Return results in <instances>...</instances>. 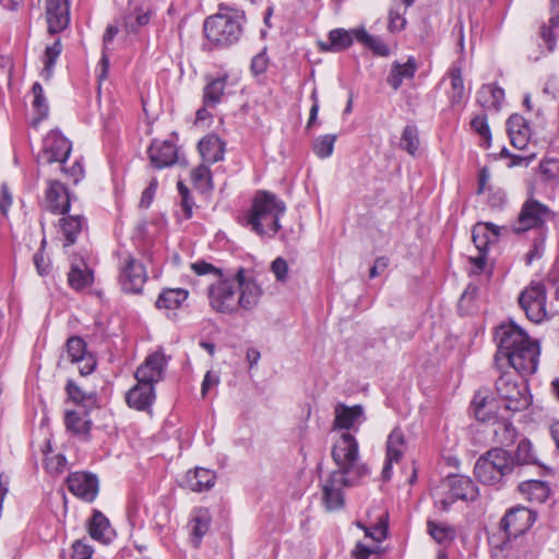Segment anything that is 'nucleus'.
<instances>
[{
	"label": "nucleus",
	"instance_id": "nucleus-1",
	"mask_svg": "<svg viewBox=\"0 0 559 559\" xmlns=\"http://www.w3.org/2000/svg\"><path fill=\"white\" fill-rule=\"evenodd\" d=\"M497 353L495 364L498 370L512 367L522 377L535 373L538 366L539 346L513 321L502 323L495 333Z\"/></svg>",
	"mask_w": 559,
	"mask_h": 559
},
{
	"label": "nucleus",
	"instance_id": "nucleus-2",
	"mask_svg": "<svg viewBox=\"0 0 559 559\" xmlns=\"http://www.w3.org/2000/svg\"><path fill=\"white\" fill-rule=\"evenodd\" d=\"M286 211L285 203L269 191H258L243 225L260 236L274 237L281 229L280 218Z\"/></svg>",
	"mask_w": 559,
	"mask_h": 559
},
{
	"label": "nucleus",
	"instance_id": "nucleus-3",
	"mask_svg": "<svg viewBox=\"0 0 559 559\" xmlns=\"http://www.w3.org/2000/svg\"><path fill=\"white\" fill-rule=\"evenodd\" d=\"M245 22L243 11L221 5L218 13L205 19L203 31L215 47L226 48L239 41Z\"/></svg>",
	"mask_w": 559,
	"mask_h": 559
},
{
	"label": "nucleus",
	"instance_id": "nucleus-4",
	"mask_svg": "<svg viewBox=\"0 0 559 559\" xmlns=\"http://www.w3.org/2000/svg\"><path fill=\"white\" fill-rule=\"evenodd\" d=\"M515 472L513 455L501 447L492 448L476 461L474 475L484 485H500Z\"/></svg>",
	"mask_w": 559,
	"mask_h": 559
},
{
	"label": "nucleus",
	"instance_id": "nucleus-5",
	"mask_svg": "<svg viewBox=\"0 0 559 559\" xmlns=\"http://www.w3.org/2000/svg\"><path fill=\"white\" fill-rule=\"evenodd\" d=\"M332 457L336 464V471L362 480L370 473L369 467L359 462V445L356 438L349 432H344L332 449Z\"/></svg>",
	"mask_w": 559,
	"mask_h": 559
},
{
	"label": "nucleus",
	"instance_id": "nucleus-6",
	"mask_svg": "<svg viewBox=\"0 0 559 559\" xmlns=\"http://www.w3.org/2000/svg\"><path fill=\"white\" fill-rule=\"evenodd\" d=\"M496 391L504 408L512 413L522 412L532 403L527 382L513 372H501L496 381Z\"/></svg>",
	"mask_w": 559,
	"mask_h": 559
},
{
	"label": "nucleus",
	"instance_id": "nucleus-7",
	"mask_svg": "<svg viewBox=\"0 0 559 559\" xmlns=\"http://www.w3.org/2000/svg\"><path fill=\"white\" fill-rule=\"evenodd\" d=\"M210 306L213 310L224 314L238 312V288L235 274L224 273L207 288Z\"/></svg>",
	"mask_w": 559,
	"mask_h": 559
},
{
	"label": "nucleus",
	"instance_id": "nucleus-8",
	"mask_svg": "<svg viewBox=\"0 0 559 559\" xmlns=\"http://www.w3.org/2000/svg\"><path fill=\"white\" fill-rule=\"evenodd\" d=\"M360 481V479L336 469L325 477H321L320 486L324 508L328 511L341 510L345 504L344 488L356 486Z\"/></svg>",
	"mask_w": 559,
	"mask_h": 559
},
{
	"label": "nucleus",
	"instance_id": "nucleus-9",
	"mask_svg": "<svg viewBox=\"0 0 559 559\" xmlns=\"http://www.w3.org/2000/svg\"><path fill=\"white\" fill-rule=\"evenodd\" d=\"M552 216L554 213L547 205L528 199L522 204L518 219L513 224V231L521 234L530 229H542Z\"/></svg>",
	"mask_w": 559,
	"mask_h": 559
},
{
	"label": "nucleus",
	"instance_id": "nucleus-10",
	"mask_svg": "<svg viewBox=\"0 0 559 559\" xmlns=\"http://www.w3.org/2000/svg\"><path fill=\"white\" fill-rule=\"evenodd\" d=\"M539 547L533 537L504 538L493 547L495 559H536Z\"/></svg>",
	"mask_w": 559,
	"mask_h": 559
},
{
	"label": "nucleus",
	"instance_id": "nucleus-11",
	"mask_svg": "<svg viewBox=\"0 0 559 559\" xmlns=\"http://www.w3.org/2000/svg\"><path fill=\"white\" fill-rule=\"evenodd\" d=\"M537 520V512L521 506L511 508L500 521L499 527L504 538L525 536V533Z\"/></svg>",
	"mask_w": 559,
	"mask_h": 559
},
{
	"label": "nucleus",
	"instance_id": "nucleus-12",
	"mask_svg": "<svg viewBox=\"0 0 559 559\" xmlns=\"http://www.w3.org/2000/svg\"><path fill=\"white\" fill-rule=\"evenodd\" d=\"M546 288L540 282H532L519 297V304L527 319L539 323L546 317Z\"/></svg>",
	"mask_w": 559,
	"mask_h": 559
},
{
	"label": "nucleus",
	"instance_id": "nucleus-13",
	"mask_svg": "<svg viewBox=\"0 0 559 559\" xmlns=\"http://www.w3.org/2000/svg\"><path fill=\"white\" fill-rule=\"evenodd\" d=\"M72 150L71 142L59 131H50L44 139L43 150L37 156L38 164H67Z\"/></svg>",
	"mask_w": 559,
	"mask_h": 559
},
{
	"label": "nucleus",
	"instance_id": "nucleus-14",
	"mask_svg": "<svg viewBox=\"0 0 559 559\" xmlns=\"http://www.w3.org/2000/svg\"><path fill=\"white\" fill-rule=\"evenodd\" d=\"M444 486L449 490V497L436 501V504L440 506V508L443 511H447L449 507L457 499L464 501H473L478 496L477 487L474 485L473 480L467 476H449L444 480Z\"/></svg>",
	"mask_w": 559,
	"mask_h": 559
},
{
	"label": "nucleus",
	"instance_id": "nucleus-15",
	"mask_svg": "<svg viewBox=\"0 0 559 559\" xmlns=\"http://www.w3.org/2000/svg\"><path fill=\"white\" fill-rule=\"evenodd\" d=\"M235 281L238 288V311L250 312L257 308L263 295V289L252 277L246 275V270L239 267L235 273Z\"/></svg>",
	"mask_w": 559,
	"mask_h": 559
},
{
	"label": "nucleus",
	"instance_id": "nucleus-16",
	"mask_svg": "<svg viewBox=\"0 0 559 559\" xmlns=\"http://www.w3.org/2000/svg\"><path fill=\"white\" fill-rule=\"evenodd\" d=\"M147 274L142 262L128 255L122 263L119 283L126 293L139 294L146 282Z\"/></svg>",
	"mask_w": 559,
	"mask_h": 559
},
{
	"label": "nucleus",
	"instance_id": "nucleus-17",
	"mask_svg": "<svg viewBox=\"0 0 559 559\" xmlns=\"http://www.w3.org/2000/svg\"><path fill=\"white\" fill-rule=\"evenodd\" d=\"M166 365L167 359L164 353L154 352L136 368L134 377L139 382L155 386L163 380Z\"/></svg>",
	"mask_w": 559,
	"mask_h": 559
},
{
	"label": "nucleus",
	"instance_id": "nucleus-18",
	"mask_svg": "<svg viewBox=\"0 0 559 559\" xmlns=\"http://www.w3.org/2000/svg\"><path fill=\"white\" fill-rule=\"evenodd\" d=\"M66 358L79 365V371L82 376L92 373L96 367L95 358L87 353L86 343L80 336H71L66 344Z\"/></svg>",
	"mask_w": 559,
	"mask_h": 559
},
{
	"label": "nucleus",
	"instance_id": "nucleus-19",
	"mask_svg": "<svg viewBox=\"0 0 559 559\" xmlns=\"http://www.w3.org/2000/svg\"><path fill=\"white\" fill-rule=\"evenodd\" d=\"M68 489L71 493L87 502H92L98 493V479L95 475L75 472L67 478Z\"/></svg>",
	"mask_w": 559,
	"mask_h": 559
},
{
	"label": "nucleus",
	"instance_id": "nucleus-20",
	"mask_svg": "<svg viewBox=\"0 0 559 559\" xmlns=\"http://www.w3.org/2000/svg\"><path fill=\"white\" fill-rule=\"evenodd\" d=\"M69 9V0H46V20L50 34L60 33L68 27Z\"/></svg>",
	"mask_w": 559,
	"mask_h": 559
},
{
	"label": "nucleus",
	"instance_id": "nucleus-21",
	"mask_svg": "<svg viewBox=\"0 0 559 559\" xmlns=\"http://www.w3.org/2000/svg\"><path fill=\"white\" fill-rule=\"evenodd\" d=\"M151 165L156 169L170 167L178 160L177 146L171 141L154 140L147 150Z\"/></svg>",
	"mask_w": 559,
	"mask_h": 559
},
{
	"label": "nucleus",
	"instance_id": "nucleus-22",
	"mask_svg": "<svg viewBox=\"0 0 559 559\" xmlns=\"http://www.w3.org/2000/svg\"><path fill=\"white\" fill-rule=\"evenodd\" d=\"M47 209L52 213L66 214L70 210V194L59 180H49L45 193Z\"/></svg>",
	"mask_w": 559,
	"mask_h": 559
},
{
	"label": "nucleus",
	"instance_id": "nucleus-23",
	"mask_svg": "<svg viewBox=\"0 0 559 559\" xmlns=\"http://www.w3.org/2000/svg\"><path fill=\"white\" fill-rule=\"evenodd\" d=\"M155 386L139 382L132 386L126 395L129 407L136 411H147L155 401Z\"/></svg>",
	"mask_w": 559,
	"mask_h": 559
},
{
	"label": "nucleus",
	"instance_id": "nucleus-24",
	"mask_svg": "<svg viewBox=\"0 0 559 559\" xmlns=\"http://www.w3.org/2000/svg\"><path fill=\"white\" fill-rule=\"evenodd\" d=\"M151 10L131 1L126 14L122 16V27L127 34H138L151 20Z\"/></svg>",
	"mask_w": 559,
	"mask_h": 559
},
{
	"label": "nucleus",
	"instance_id": "nucleus-25",
	"mask_svg": "<svg viewBox=\"0 0 559 559\" xmlns=\"http://www.w3.org/2000/svg\"><path fill=\"white\" fill-rule=\"evenodd\" d=\"M334 429H350L356 423L365 421L364 407L359 404L347 406L338 403L334 408Z\"/></svg>",
	"mask_w": 559,
	"mask_h": 559
},
{
	"label": "nucleus",
	"instance_id": "nucleus-26",
	"mask_svg": "<svg viewBox=\"0 0 559 559\" xmlns=\"http://www.w3.org/2000/svg\"><path fill=\"white\" fill-rule=\"evenodd\" d=\"M212 515L209 509L199 507L191 511L189 525L191 527V542L195 548L210 530Z\"/></svg>",
	"mask_w": 559,
	"mask_h": 559
},
{
	"label": "nucleus",
	"instance_id": "nucleus-27",
	"mask_svg": "<svg viewBox=\"0 0 559 559\" xmlns=\"http://www.w3.org/2000/svg\"><path fill=\"white\" fill-rule=\"evenodd\" d=\"M508 133L514 147L523 150L531 138V129L524 117L514 114L507 120Z\"/></svg>",
	"mask_w": 559,
	"mask_h": 559
},
{
	"label": "nucleus",
	"instance_id": "nucleus-28",
	"mask_svg": "<svg viewBox=\"0 0 559 559\" xmlns=\"http://www.w3.org/2000/svg\"><path fill=\"white\" fill-rule=\"evenodd\" d=\"M92 409L79 411H67L64 415V425L68 431L76 436H82L88 439L92 429V420L90 418V412Z\"/></svg>",
	"mask_w": 559,
	"mask_h": 559
},
{
	"label": "nucleus",
	"instance_id": "nucleus-29",
	"mask_svg": "<svg viewBox=\"0 0 559 559\" xmlns=\"http://www.w3.org/2000/svg\"><path fill=\"white\" fill-rule=\"evenodd\" d=\"M216 475L214 472L197 467L189 471L185 478L186 487L195 492H202L211 489L215 484Z\"/></svg>",
	"mask_w": 559,
	"mask_h": 559
},
{
	"label": "nucleus",
	"instance_id": "nucleus-30",
	"mask_svg": "<svg viewBox=\"0 0 559 559\" xmlns=\"http://www.w3.org/2000/svg\"><path fill=\"white\" fill-rule=\"evenodd\" d=\"M198 147L204 163L213 164L224 158L225 144L215 134L204 136Z\"/></svg>",
	"mask_w": 559,
	"mask_h": 559
},
{
	"label": "nucleus",
	"instance_id": "nucleus-31",
	"mask_svg": "<svg viewBox=\"0 0 559 559\" xmlns=\"http://www.w3.org/2000/svg\"><path fill=\"white\" fill-rule=\"evenodd\" d=\"M88 534L95 540L107 544L111 539V528L108 519L98 510L93 511L87 522Z\"/></svg>",
	"mask_w": 559,
	"mask_h": 559
},
{
	"label": "nucleus",
	"instance_id": "nucleus-32",
	"mask_svg": "<svg viewBox=\"0 0 559 559\" xmlns=\"http://www.w3.org/2000/svg\"><path fill=\"white\" fill-rule=\"evenodd\" d=\"M417 70V63L413 57L408 58L405 63L393 62L391 72L386 78L388 83L397 91L404 79H413Z\"/></svg>",
	"mask_w": 559,
	"mask_h": 559
},
{
	"label": "nucleus",
	"instance_id": "nucleus-33",
	"mask_svg": "<svg viewBox=\"0 0 559 559\" xmlns=\"http://www.w3.org/2000/svg\"><path fill=\"white\" fill-rule=\"evenodd\" d=\"M504 98L503 88L496 84H485L477 92V103L486 109L499 110Z\"/></svg>",
	"mask_w": 559,
	"mask_h": 559
},
{
	"label": "nucleus",
	"instance_id": "nucleus-34",
	"mask_svg": "<svg viewBox=\"0 0 559 559\" xmlns=\"http://www.w3.org/2000/svg\"><path fill=\"white\" fill-rule=\"evenodd\" d=\"M518 489L530 501L538 503L545 502L550 493V488L547 485V483L535 479H530L520 483Z\"/></svg>",
	"mask_w": 559,
	"mask_h": 559
},
{
	"label": "nucleus",
	"instance_id": "nucleus-35",
	"mask_svg": "<svg viewBox=\"0 0 559 559\" xmlns=\"http://www.w3.org/2000/svg\"><path fill=\"white\" fill-rule=\"evenodd\" d=\"M86 224L82 215H68L59 221L60 229L64 236V247L72 246Z\"/></svg>",
	"mask_w": 559,
	"mask_h": 559
},
{
	"label": "nucleus",
	"instance_id": "nucleus-36",
	"mask_svg": "<svg viewBox=\"0 0 559 559\" xmlns=\"http://www.w3.org/2000/svg\"><path fill=\"white\" fill-rule=\"evenodd\" d=\"M68 397L74 404L81 406L83 409H93L97 407L96 393H86L75 384L73 380H69L66 385Z\"/></svg>",
	"mask_w": 559,
	"mask_h": 559
},
{
	"label": "nucleus",
	"instance_id": "nucleus-37",
	"mask_svg": "<svg viewBox=\"0 0 559 559\" xmlns=\"http://www.w3.org/2000/svg\"><path fill=\"white\" fill-rule=\"evenodd\" d=\"M472 411L477 420L486 423L496 418V406L492 400L477 392L472 402Z\"/></svg>",
	"mask_w": 559,
	"mask_h": 559
},
{
	"label": "nucleus",
	"instance_id": "nucleus-38",
	"mask_svg": "<svg viewBox=\"0 0 559 559\" xmlns=\"http://www.w3.org/2000/svg\"><path fill=\"white\" fill-rule=\"evenodd\" d=\"M407 448V443L401 428L395 427L386 440V456L390 461L400 462Z\"/></svg>",
	"mask_w": 559,
	"mask_h": 559
},
{
	"label": "nucleus",
	"instance_id": "nucleus-39",
	"mask_svg": "<svg viewBox=\"0 0 559 559\" xmlns=\"http://www.w3.org/2000/svg\"><path fill=\"white\" fill-rule=\"evenodd\" d=\"M188 298V290L182 288H166L164 289L157 300V308L178 309L182 302Z\"/></svg>",
	"mask_w": 559,
	"mask_h": 559
},
{
	"label": "nucleus",
	"instance_id": "nucleus-40",
	"mask_svg": "<svg viewBox=\"0 0 559 559\" xmlns=\"http://www.w3.org/2000/svg\"><path fill=\"white\" fill-rule=\"evenodd\" d=\"M353 44V36L349 32L336 28L329 33V43H320L324 51H341L347 49Z\"/></svg>",
	"mask_w": 559,
	"mask_h": 559
},
{
	"label": "nucleus",
	"instance_id": "nucleus-41",
	"mask_svg": "<svg viewBox=\"0 0 559 559\" xmlns=\"http://www.w3.org/2000/svg\"><path fill=\"white\" fill-rule=\"evenodd\" d=\"M83 264V269L72 263L70 272L68 274V283L71 288L75 290L84 289L93 283V272Z\"/></svg>",
	"mask_w": 559,
	"mask_h": 559
},
{
	"label": "nucleus",
	"instance_id": "nucleus-42",
	"mask_svg": "<svg viewBox=\"0 0 559 559\" xmlns=\"http://www.w3.org/2000/svg\"><path fill=\"white\" fill-rule=\"evenodd\" d=\"M513 460L515 471L525 465H539L528 439H522L519 442Z\"/></svg>",
	"mask_w": 559,
	"mask_h": 559
},
{
	"label": "nucleus",
	"instance_id": "nucleus-43",
	"mask_svg": "<svg viewBox=\"0 0 559 559\" xmlns=\"http://www.w3.org/2000/svg\"><path fill=\"white\" fill-rule=\"evenodd\" d=\"M227 76L210 81L203 91V103L205 106H216L224 95Z\"/></svg>",
	"mask_w": 559,
	"mask_h": 559
},
{
	"label": "nucleus",
	"instance_id": "nucleus-44",
	"mask_svg": "<svg viewBox=\"0 0 559 559\" xmlns=\"http://www.w3.org/2000/svg\"><path fill=\"white\" fill-rule=\"evenodd\" d=\"M353 33L358 41L370 48L374 53L379 56H388L390 53L388 45L380 37L370 35L364 28L355 29Z\"/></svg>",
	"mask_w": 559,
	"mask_h": 559
},
{
	"label": "nucleus",
	"instance_id": "nucleus-45",
	"mask_svg": "<svg viewBox=\"0 0 559 559\" xmlns=\"http://www.w3.org/2000/svg\"><path fill=\"white\" fill-rule=\"evenodd\" d=\"M427 530L429 535L438 543H451L456 535L455 530L447 523L436 522L432 520L427 521Z\"/></svg>",
	"mask_w": 559,
	"mask_h": 559
},
{
	"label": "nucleus",
	"instance_id": "nucleus-46",
	"mask_svg": "<svg viewBox=\"0 0 559 559\" xmlns=\"http://www.w3.org/2000/svg\"><path fill=\"white\" fill-rule=\"evenodd\" d=\"M419 132L416 126L408 124L404 128L400 140V146L409 155L416 156L419 150Z\"/></svg>",
	"mask_w": 559,
	"mask_h": 559
},
{
	"label": "nucleus",
	"instance_id": "nucleus-47",
	"mask_svg": "<svg viewBox=\"0 0 559 559\" xmlns=\"http://www.w3.org/2000/svg\"><path fill=\"white\" fill-rule=\"evenodd\" d=\"M495 441L503 447L511 445L516 439V430L509 421L501 420L495 423Z\"/></svg>",
	"mask_w": 559,
	"mask_h": 559
},
{
	"label": "nucleus",
	"instance_id": "nucleus-48",
	"mask_svg": "<svg viewBox=\"0 0 559 559\" xmlns=\"http://www.w3.org/2000/svg\"><path fill=\"white\" fill-rule=\"evenodd\" d=\"M488 230H491L493 236L499 235L498 227H496L491 223L478 224L473 229V234H472L473 241H474L477 250L480 252L487 251V247L489 243V239L487 236Z\"/></svg>",
	"mask_w": 559,
	"mask_h": 559
},
{
	"label": "nucleus",
	"instance_id": "nucleus-49",
	"mask_svg": "<svg viewBox=\"0 0 559 559\" xmlns=\"http://www.w3.org/2000/svg\"><path fill=\"white\" fill-rule=\"evenodd\" d=\"M336 134H324L313 140L312 150L319 158H328L334 151Z\"/></svg>",
	"mask_w": 559,
	"mask_h": 559
},
{
	"label": "nucleus",
	"instance_id": "nucleus-50",
	"mask_svg": "<svg viewBox=\"0 0 559 559\" xmlns=\"http://www.w3.org/2000/svg\"><path fill=\"white\" fill-rule=\"evenodd\" d=\"M32 92L34 94L33 107L38 114V117L34 119V124H36L48 116V104L40 83L35 82Z\"/></svg>",
	"mask_w": 559,
	"mask_h": 559
},
{
	"label": "nucleus",
	"instance_id": "nucleus-51",
	"mask_svg": "<svg viewBox=\"0 0 559 559\" xmlns=\"http://www.w3.org/2000/svg\"><path fill=\"white\" fill-rule=\"evenodd\" d=\"M191 178L198 189L202 191L213 189L211 170L206 165L201 164L194 168L191 173Z\"/></svg>",
	"mask_w": 559,
	"mask_h": 559
},
{
	"label": "nucleus",
	"instance_id": "nucleus-52",
	"mask_svg": "<svg viewBox=\"0 0 559 559\" xmlns=\"http://www.w3.org/2000/svg\"><path fill=\"white\" fill-rule=\"evenodd\" d=\"M451 86L452 92L450 95V99L452 104H457L462 100L464 96V84L462 78V71L460 68H453L451 70Z\"/></svg>",
	"mask_w": 559,
	"mask_h": 559
},
{
	"label": "nucleus",
	"instance_id": "nucleus-53",
	"mask_svg": "<svg viewBox=\"0 0 559 559\" xmlns=\"http://www.w3.org/2000/svg\"><path fill=\"white\" fill-rule=\"evenodd\" d=\"M539 173L545 181H559V159H543L539 164Z\"/></svg>",
	"mask_w": 559,
	"mask_h": 559
},
{
	"label": "nucleus",
	"instance_id": "nucleus-54",
	"mask_svg": "<svg viewBox=\"0 0 559 559\" xmlns=\"http://www.w3.org/2000/svg\"><path fill=\"white\" fill-rule=\"evenodd\" d=\"M472 129L486 142V146H490L491 132L487 122L486 115H478L471 121Z\"/></svg>",
	"mask_w": 559,
	"mask_h": 559
},
{
	"label": "nucleus",
	"instance_id": "nucleus-55",
	"mask_svg": "<svg viewBox=\"0 0 559 559\" xmlns=\"http://www.w3.org/2000/svg\"><path fill=\"white\" fill-rule=\"evenodd\" d=\"M62 50V45L60 39L55 40V43L51 46H48L45 50L44 56V64H45V71L47 74H50L52 71V68L60 56Z\"/></svg>",
	"mask_w": 559,
	"mask_h": 559
},
{
	"label": "nucleus",
	"instance_id": "nucleus-56",
	"mask_svg": "<svg viewBox=\"0 0 559 559\" xmlns=\"http://www.w3.org/2000/svg\"><path fill=\"white\" fill-rule=\"evenodd\" d=\"M46 246V239H43L40 249L34 254L33 260L34 264L36 266L37 273L40 276H46L50 272L51 263L48 259L44 255V248Z\"/></svg>",
	"mask_w": 559,
	"mask_h": 559
},
{
	"label": "nucleus",
	"instance_id": "nucleus-57",
	"mask_svg": "<svg viewBox=\"0 0 559 559\" xmlns=\"http://www.w3.org/2000/svg\"><path fill=\"white\" fill-rule=\"evenodd\" d=\"M60 170L73 183H78L84 176V169L80 160H74L71 166H67V164H60Z\"/></svg>",
	"mask_w": 559,
	"mask_h": 559
},
{
	"label": "nucleus",
	"instance_id": "nucleus-58",
	"mask_svg": "<svg viewBox=\"0 0 559 559\" xmlns=\"http://www.w3.org/2000/svg\"><path fill=\"white\" fill-rule=\"evenodd\" d=\"M357 525L365 531L367 537L373 539L374 542H382L386 538V524L383 521H380L374 527L368 528L361 523H357Z\"/></svg>",
	"mask_w": 559,
	"mask_h": 559
},
{
	"label": "nucleus",
	"instance_id": "nucleus-59",
	"mask_svg": "<svg viewBox=\"0 0 559 559\" xmlns=\"http://www.w3.org/2000/svg\"><path fill=\"white\" fill-rule=\"evenodd\" d=\"M267 67H269V57L264 49L261 52L257 53L252 58L251 64H250V70H251L252 74L257 76V75L264 73L266 71Z\"/></svg>",
	"mask_w": 559,
	"mask_h": 559
},
{
	"label": "nucleus",
	"instance_id": "nucleus-60",
	"mask_svg": "<svg viewBox=\"0 0 559 559\" xmlns=\"http://www.w3.org/2000/svg\"><path fill=\"white\" fill-rule=\"evenodd\" d=\"M94 550L83 540H75L72 545V559H91Z\"/></svg>",
	"mask_w": 559,
	"mask_h": 559
},
{
	"label": "nucleus",
	"instance_id": "nucleus-61",
	"mask_svg": "<svg viewBox=\"0 0 559 559\" xmlns=\"http://www.w3.org/2000/svg\"><path fill=\"white\" fill-rule=\"evenodd\" d=\"M191 269L194 271V273L197 275H205V274L213 273L218 278L219 276H222L224 274V271L222 269H218V267L214 266L213 264L207 263L205 261H197V262L192 263Z\"/></svg>",
	"mask_w": 559,
	"mask_h": 559
},
{
	"label": "nucleus",
	"instance_id": "nucleus-62",
	"mask_svg": "<svg viewBox=\"0 0 559 559\" xmlns=\"http://www.w3.org/2000/svg\"><path fill=\"white\" fill-rule=\"evenodd\" d=\"M271 270L274 273L277 281L284 282L286 280L288 265L283 258H276L271 264Z\"/></svg>",
	"mask_w": 559,
	"mask_h": 559
},
{
	"label": "nucleus",
	"instance_id": "nucleus-63",
	"mask_svg": "<svg viewBox=\"0 0 559 559\" xmlns=\"http://www.w3.org/2000/svg\"><path fill=\"white\" fill-rule=\"evenodd\" d=\"M378 548H370L362 544L361 542H358L355 546V548L352 551V555L354 559H369V557L373 554H376Z\"/></svg>",
	"mask_w": 559,
	"mask_h": 559
},
{
	"label": "nucleus",
	"instance_id": "nucleus-64",
	"mask_svg": "<svg viewBox=\"0 0 559 559\" xmlns=\"http://www.w3.org/2000/svg\"><path fill=\"white\" fill-rule=\"evenodd\" d=\"M13 63L9 56L0 55V80H11Z\"/></svg>",
	"mask_w": 559,
	"mask_h": 559
}]
</instances>
